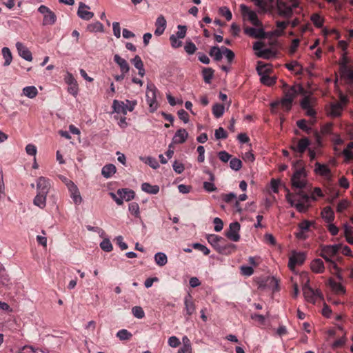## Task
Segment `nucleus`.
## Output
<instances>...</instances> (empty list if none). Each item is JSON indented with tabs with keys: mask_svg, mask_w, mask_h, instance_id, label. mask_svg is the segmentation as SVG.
Segmentation results:
<instances>
[{
	"mask_svg": "<svg viewBox=\"0 0 353 353\" xmlns=\"http://www.w3.org/2000/svg\"><path fill=\"white\" fill-rule=\"evenodd\" d=\"M284 96L280 101H274L271 103L272 112L281 106L284 110L289 111L292 106L294 99L299 94H304L305 90L302 85L299 84L289 87L286 83L283 86Z\"/></svg>",
	"mask_w": 353,
	"mask_h": 353,
	"instance_id": "obj_1",
	"label": "nucleus"
},
{
	"mask_svg": "<svg viewBox=\"0 0 353 353\" xmlns=\"http://www.w3.org/2000/svg\"><path fill=\"white\" fill-rule=\"evenodd\" d=\"M311 144V141L307 137H303L301 139L293 138L290 145V148L294 152L299 153L301 157L302 154L308 150L309 146Z\"/></svg>",
	"mask_w": 353,
	"mask_h": 353,
	"instance_id": "obj_2",
	"label": "nucleus"
},
{
	"mask_svg": "<svg viewBox=\"0 0 353 353\" xmlns=\"http://www.w3.org/2000/svg\"><path fill=\"white\" fill-rule=\"evenodd\" d=\"M340 248L341 246L339 245H328L322 246L320 256L327 262L330 263L334 268H336V264L331 259V258L338 254Z\"/></svg>",
	"mask_w": 353,
	"mask_h": 353,
	"instance_id": "obj_3",
	"label": "nucleus"
},
{
	"mask_svg": "<svg viewBox=\"0 0 353 353\" xmlns=\"http://www.w3.org/2000/svg\"><path fill=\"white\" fill-rule=\"evenodd\" d=\"M38 11L43 14V19L42 24L43 26L53 25L57 20V16L49 8L44 5L39 7Z\"/></svg>",
	"mask_w": 353,
	"mask_h": 353,
	"instance_id": "obj_4",
	"label": "nucleus"
},
{
	"mask_svg": "<svg viewBox=\"0 0 353 353\" xmlns=\"http://www.w3.org/2000/svg\"><path fill=\"white\" fill-rule=\"evenodd\" d=\"M157 89L152 83H148L147 85L146 99L150 108L155 110L157 108Z\"/></svg>",
	"mask_w": 353,
	"mask_h": 353,
	"instance_id": "obj_5",
	"label": "nucleus"
},
{
	"mask_svg": "<svg viewBox=\"0 0 353 353\" xmlns=\"http://www.w3.org/2000/svg\"><path fill=\"white\" fill-rule=\"evenodd\" d=\"M305 176V170L304 168L296 170L292 177V185L299 189L303 188L305 186V181L301 178Z\"/></svg>",
	"mask_w": 353,
	"mask_h": 353,
	"instance_id": "obj_6",
	"label": "nucleus"
},
{
	"mask_svg": "<svg viewBox=\"0 0 353 353\" xmlns=\"http://www.w3.org/2000/svg\"><path fill=\"white\" fill-rule=\"evenodd\" d=\"M241 225L239 222L235 221L230 224L229 230L225 231V236L230 240L237 242L240 240V235L239 234Z\"/></svg>",
	"mask_w": 353,
	"mask_h": 353,
	"instance_id": "obj_7",
	"label": "nucleus"
},
{
	"mask_svg": "<svg viewBox=\"0 0 353 353\" xmlns=\"http://www.w3.org/2000/svg\"><path fill=\"white\" fill-rule=\"evenodd\" d=\"M52 187L51 180L44 176H40L37 181V192L48 194Z\"/></svg>",
	"mask_w": 353,
	"mask_h": 353,
	"instance_id": "obj_8",
	"label": "nucleus"
},
{
	"mask_svg": "<svg viewBox=\"0 0 353 353\" xmlns=\"http://www.w3.org/2000/svg\"><path fill=\"white\" fill-rule=\"evenodd\" d=\"M276 8L279 14L283 17L290 19L293 14L292 8L283 0L276 1Z\"/></svg>",
	"mask_w": 353,
	"mask_h": 353,
	"instance_id": "obj_9",
	"label": "nucleus"
},
{
	"mask_svg": "<svg viewBox=\"0 0 353 353\" xmlns=\"http://www.w3.org/2000/svg\"><path fill=\"white\" fill-rule=\"evenodd\" d=\"M306 259V256L303 252H294L289 259L288 267L291 270H294L296 265H302Z\"/></svg>",
	"mask_w": 353,
	"mask_h": 353,
	"instance_id": "obj_10",
	"label": "nucleus"
},
{
	"mask_svg": "<svg viewBox=\"0 0 353 353\" xmlns=\"http://www.w3.org/2000/svg\"><path fill=\"white\" fill-rule=\"evenodd\" d=\"M343 110V106L340 102L332 103L326 108L327 115L332 118L340 117Z\"/></svg>",
	"mask_w": 353,
	"mask_h": 353,
	"instance_id": "obj_11",
	"label": "nucleus"
},
{
	"mask_svg": "<svg viewBox=\"0 0 353 353\" xmlns=\"http://www.w3.org/2000/svg\"><path fill=\"white\" fill-rule=\"evenodd\" d=\"M66 185L70 192V196L72 199L74 203L76 205L80 204L82 201V198L80 195V192L77 186L71 181H69L66 183Z\"/></svg>",
	"mask_w": 353,
	"mask_h": 353,
	"instance_id": "obj_12",
	"label": "nucleus"
},
{
	"mask_svg": "<svg viewBox=\"0 0 353 353\" xmlns=\"http://www.w3.org/2000/svg\"><path fill=\"white\" fill-rule=\"evenodd\" d=\"M184 305L185 308L184 310L185 311V318L186 320H189V316H191L193 313H194L196 310V306L194 304V302L193 301L192 296L188 294L184 298Z\"/></svg>",
	"mask_w": 353,
	"mask_h": 353,
	"instance_id": "obj_13",
	"label": "nucleus"
},
{
	"mask_svg": "<svg viewBox=\"0 0 353 353\" xmlns=\"http://www.w3.org/2000/svg\"><path fill=\"white\" fill-rule=\"evenodd\" d=\"M242 10L244 15L248 17L251 23L256 27H263L261 21L258 19L257 14L254 11L249 10L245 6H242Z\"/></svg>",
	"mask_w": 353,
	"mask_h": 353,
	"instance_id": "obj_14",
	"label": "nucleus"
},
{
	"mask_svg": "<svg viewBox=\"0 0 353 353\" xmlns=\"http://www.w3.org/2000/svg\"><path fill=\"white\" fill-rule=\"evenodd\" d=\"M256 29L252 27H245L244 28L245 34L255 39H265L266 38V33L262 27H259Z\"/></svg>",
	"mask_w": 353,
	"mask_h": 353,
	"instance_id": "obj_15",
	"label": "nucleus"
},
{
	"mask_svg": "<svg viewBox=\"0 0 353 353\" xmlns=\"http://www.w3.org/2000/svg\"><path fill=\"white\" fill-rule=\"evenodd\" d=\"M301 106L303 110L306 111V114L310 117H314L316 111L312 108L311 98L309 96H305L301 101Z\"/></svg>",
	"mask_w": 353,
	"mask_h": 353,
	"instance_id": "obj_16",
	"label": "nucleus"
},
{
	"mask_svg": "<svg viewBox=\"0 0 353 353\" xmlns=\"http://www.w3.org/2000/svg\"><path fill=\"white\" fill-rule=\"evenodd\" d=\"M265 65H258L256 68L258 74L261 76V82L268 86H272L276 83V80L274 78L271 77L267 74H263V69H265Z\"/></svg>",
	"mask_w": 353,
	"mask_h": 353,
	"instance_id": "obj_17",
	"label": "nucleus"
},
{
	"mask_svg": "<svg viewBox=\"0 0 353 353\" xmlns=\"http://www.w3.org/2000/svg\"><path fill=\"white\" fill-rule=\"evenodd\" d=\"M208 242L218 252L222 243H225V239L216 234H208L206 237Z\"/></svg>",
	"mask_w": 353,
	"mask_h": 353,
	"instance_id": "obj_18",
	"label": "nucleus"
},
{
	"mask_svg": "<svg viewBox=\"0 0 353 353\" xmlns=\"http://www.w3.org/2000/svg\"><path fill=\"white\" fill-rule=\"evenodd\" d=\"M87 9H90L89 6L83 2L79 3L77 14L81 19L83 20H89L94 17V13L86 10Z\"/></svg>",
	"mask_w": 353,
	"mask_h": 353,
	"instance_id": "obj_19",
	"label": "nucleus"
},
{
	"mask_svg": "<svg viewBox=\"0 0 353 353\" xmlns=\"http://www.w3.org/2000/svg\"><path fill=\"white\" fill-rule=\"evenodd\" d=\"M65 81L68 84V92L74 96L77 95L78 92V85L72 74L68 73L65 78Z\"/></svg>",
	"mask_w": 353,
	"mask_h": 353,
	"instance_id": "obj_20",
	"label": "nucleus"
},
{
	"mask_svg": "<svg viewBox=\"0 0 353 353\" xmlns=\"http://www.w3.org/2000/svg\"><path fill=\"white\" fill-rule=\"evenodd\" d=\"M16 48L19 56L28 61H31L32 60L31 52L23 43L17 42L16 43Z\"/></svg>",
	"mask_w": 353,
	"mask_h": 353,
	"instance_id": "obj_21",
	"label": "nucleus"
},
{
	"mask_svg": "<svg viewBox=\"0 0 353 353\" xmlns=\"http://www.w3.org/2000/svg\"><path fill=\"white\" fill-rule=\"evenodd\" d=\"M155 35L160 36L164 32L166 28V20L163 15H160L157 17L155 22Z\"/></svg>",
	"mask_w": 353,
	"mask_h": 353,
	"instance_id": "obj_22",
	"label": "nucleus"
},
{
	"mask_svg": "<svg viewBox=\"0 0 353 353\" xmlns=\"http://www.w3.org/2000/svg\"><path fill=\"white\" fill-rule=\"evenodd\" d=\"M303 292L307 301L312 303H315V292L314 290L310 286L309 281H307L303 285Z\"/></svg>",
	"mask_w": 353,
	"mask_h": 353,
	"instance_id": "obj_23",
	"label": "nucleus"
},
{
	"mask_svg": "<svg viewBox=\"0 0 353 353\" xmlns=\"http://www.w3.org/2000/svg\"><path fill=\"white\" fill-rule=\"evenodd\" d=\"M315 172L321 176L325 177H330L331 176V170L330 168L325 164H321L319 162L315 163Z\"/></svg>",
	"mask_w": 353,
	"mask_h": 353,
	"instance_id": "obj_24",
	"label": "nucleus"
},
{
	"mask_svg": "<svg viewBox=\"0 0 353 353\" xmlns=\"http://www.w3.org/2000/svg\"><path fill=\"white\" fill-rule=\"evenodd\" d=\"M114 61L119 65L121 73L125 74L129 72L130 66L128 63L119 54L114 56Z\"/></svg>",
	"mask_w": 353,
	"mask_h": 353,
	"instance_id": "obj_25",
	"label": "nucleus"
},
{
	"mask_svg": "<svg viewBox=\"0 0 353 353\" xmlns=\"http://www.w3.org/2000/svg\"><path fill=\"white\" fill-rule=\"evenodd\" d=\"M117 194L121 197V199H124L126 201H129L134 199L135 193L133 190H129L128 188H122L119 189L117 192Z\"/></svg>",
	"mask_w": 353,
	"mask_h": 353,
	"instance_id": "obj_26",
	"label": "nucleus"
},
{
	"mask_svg": "<svg viewBox=\"0 0 353 353\" xmlns=\"http://www.w3.org/2000/svg\"><path fill=\"white\" fill-rule=\"evenodd\" d=\"M236 249V245L234 244L227 243L225 240V243H222L220 246V249H219L218 252L222 254H230L233 252Z\"/></svg>",
	"mask_w": 353,
	"mask_h": 353,
	"instance_id": "obj_27",
	"label": "nucleus"
},
{
	"mask_svg": "<svg viewBox=\"0 0 353 353\" xmlns=\"http://www.w3.org/2000/svg\"><path fill=\"white\" fill-rule=\"evenodd\" d=\"M46 194L37 192V194L33 200L34 205L41 209H43L46 205Z\"/></svg>",
	"mask_w": 353,
	"mask_h": 353,
	"instance_id": "obj_28",
	"label": "nucleus"
},
{
	"mask_svg": "<svg viewBox=\"0 0 353 353\" xmlns=\"http://www.w3.org/2000/svg\"><path fill=\"white\" fill-rule=\"evenodd\" d=\"M310 267L312 272L315 273H322L325 270L323 261L320 259L313 260Z\"/></svg>",
	"mask_w": 353,
	"mask_h": 353,
	"instance_id": "obj_29",
	"label": "nucleus"
},
{
	"mask_svg": "<svg viewBox=\"0 0 353 353\" xmlns=\"http://www.w3.org/2000/svg\"><path fill=\"white\" fill-rule=\"evenodd\" d=\"M132 63L134 64V67L138 69L139 74L141 77H143L145 74V69L141 57L139 55H136L134 58L132 59Z\"/></svg>",
	"mask_w": 353,
	"mask_h": 353,
	"instance_id": "obj_30",
	"label": "nucleus"
},
{
	"mask_svg": "<svg viewBox=\"0 0 353 353\" xmlns=\"http://www.w3.org/2000/svg\"><path fill=\"white\" fill-rule=\"evenodd\" d=\"M141 190L148 194H156L159 192V187L157 185H152L149 183H143L141 185Z\"/></svg>",
	"mask_w": 353,
	"mask_h": 353,
	"instance_id": "obj_31",
	"label": "nucleus"
},
{
	"mask_svg": "<svg viewBox=\"0 0 353 353\" xmlns=\"http://www.w3.org/2000/svg\"><path fill=\"white\" fill-rule=\"evenodd\" d=\"M322 216L327 223H332L334 219V212L330 207H325L322 211Z\"/></svg>",
	"mask_w": 353,
	"mask_h": 353,
	"instance_id": "obj_32",
	"label": "nucleus"
},
{
	"mask_svg": "<svg viewBox=\"0 0 353 353\" xmlns=\"http://www.w3.org/2000/svg\"><path fill=\"white\" fill-rule=\"evenodd\" d=\"M115 172L116 167L113 164L105 165L101 170L102 175L105 178H110Z\"/></svg>",
	"mask_w": 353,
	"mask_h": 353,
	"instance_id": "obj_33",
	"label": "nucleus"
},
{
	"mask_svg": "<svg viewBox=\"0 0 353 353\" xmlns=\"http://www.w3.org/2000/svg\"><path fill=\"white\" fill-rule=\"evenodd\" d=\"M209 54L215 61H219L223 57V50H221L218 46H214L210 48Z\"/></svg>",
	"mask_w": 353,
	"mask_h": 353,
	"instance_id": "obj_34",
	"label": "nucleus"
},
{
	"mask_svg": "<svg viewBox=\"0 0 353 353\" xmlns=\"http://www.w3.org/2000/svg\"><path fill=\"white\" fill-rule=\"evenodd\" d=\"M154 261L160 267L164 266L168 262V258L165 253L158 252L154 255Z\"/></svg>",
	"mask_w": 353,
	"mask_h": 353,
	"instance_id": "obj_35",
	"label": "nucleus"
},
{
	"mask_svg": "<svg viewBox=\"0 0 353 353\" xmlns=\"http://www.w3.org/2000/svg\"><path fill=\"white\" fill-rule=\"evenodd\" d=\"M214 70L211 68H204L202 70V75L204 81L210 83L214 76Z\"/></svg>",
	"mask_w": 353,
	"mask_h": 353,
	"instance_id": "obj_36",
	"label": "nucleus"
},
{
	"mask_svg": "<svg viewBox=\"0 0 353 353\" xmlns=\"http://www.w3.org/2000/svg\"><path fill=\"white\" fill-rule=\"evenodd\" d=\"M112 108L114 112H116L117 113L126 114V112L125 110V102L115 99L113 101Z\"/></svg>",
	"mask_w": 353,
	"mask_h": 353,
	"instance_id": "obj_37",
	"label": "nucleus"
},
{
	"mask_svg": "<svg viewBox=\"0 0 353 353\" xmlns=\"http://www.w3.org/2000/svg\"><path fill=\"white\" fill-rule=\"evenodd\" d=\"M23 93L27 97L33 99L38 94V90L34 86H26L23 89Z\"/></svg>",
	"mask_w": 353,
	"mask_h": 353,
	"instance_id": "obj_38",
	"label": "nucleus"
},
{
	"mask_svg": "<svg viewBox=\"0 0 353 353\" xmlns=\"http://www.w3.org/2000/svg\"><path fill=\"white\" fill-rule=\"evenodd\" d=\"M310 20L313 24L318 28H321L323 26L324 19L318 13H314L310 17Z\"/></svg>",
	"mask_w": 353,
	"mask_h": 353,
	"instance_id": "obj_39",
	"label": "nucleus"
},
{
	"mask_svg": "<svg viewBox=\"0 0 353 353\" xmlns=\"http://www.w3.org/2000/svg\"><path fill=\"white\" fill-rule=\"evenodd\" d=\"M2 55L5 59L4 65H9L12 60V53L10 49L7 47H4L2 48Z\"/></svg>",
	"mask_w": 353,
	"mask_h": 353,
	"instance_id": "obj_40",
	"label": "nucleus"
},
{
	"mask_svg": "<svg viewBox=\"0 0 353 353\" xmlns=\"http://www.w3.org/2000/svg\"><path fill=\"white\" fill-rule=\"evenodd\" d=\"M314 221L303 220L298 225L299 230H301L304 232H307L310 230L311 226L314 225Z\"/></svg>",
	"mask_w": 353,
	"mask_h": 353,
	"instance_id": "obj_41",
	"label": "nucleus"
},
{
	"mask_svg": "<svg viewBox=\"0 0 353 353\" xmlns=\"http://www.w3.org/2000/svg\"><path fill=\"white\" fill-rule=\"evenodd\" d=\"M225 108L223 105L220 103H216L212 107V113L215 117H221L224 112Z\"/></svg>",
	"mask_w": 353,
	"mask_h": 353,
	"instance_id": "obj_42",
	"label": "nucleus"
},
{
	"mask_svg": "<svg viewBox=\"0 0 353 353\" xmlns=\"http://www.w3.org/2000/svg\"><path fill=\"white\" fill-rule=\"evenodd\" d=\"M87 30L90 32H103V26L99 22L97 21L94 23L89 24L87 26Z\"/></svg>",
	"mask_w": 353,
	"mask_h": 353,
	"instance_id": "obj_43",
	"label": "nucleus"
},
{
	"mask_svg": "<svg viewBox=\"0 0 353 353\" xmlns=\"http://www.w3.org/2000/svg\"><path fill=\"white\" fill-rule=\"evenodd\" d=\"M252 1L261 10L262 12H265L268 10L269 3L268 0H252Z\"/></svg>",
	"mask_w": 353,
	"mask_h": 353,
	"instance_id": "obj_44",
	"label": "nucleus"
},
{
	"mask_svg": "<svg viewBox=\"0 0 353 353\" xmlns=\"http://www.w3.org/2000/svg\"><path fill=\"white\" fill-rule=\"evenodd\" d=\"M128 210L131 214L134 215L135 217L140 216L139 205L137 203H130L128 206Z\"/></svg>",
	"mask_w": 353,
	"mask_h": 353,
	"instance_id": "obj_45",
	"label": "nucleus"
},
{
	"mask_svg": "<svg viewBox=\"0 0 353 353\" xmlns=\"http://www.w3.org/2000/svg\"><path fill=\"white\" fill-rule=\"evenodd\" d=\"M117 336L121 340H130L132 336V334L125 329L120 330L117 333Z\"/></svg>",
	"mask_w": 353,
	"mask_h": 353,
	"instance_id": "obj_46",
	"label": "nucleus"
},
{
	"mask_svg": "<svg viewBox=\"0 0 353 353\" xmlns=\"http://www.w3.org/2000/svg\"><path fill=\"white\" fill-rule=\"evenodd\" d=\"M279 284L277 280L273 276H268V288L273 292L278 290Z\"/></svg>",
	"mask_w": 353,
	"mask_h": 353,
	"instance_id": "obj_47",
	"label": "nucleus"
},
{
	"mask_svg": "<svg viewBox=\"0 0 353 353\" xmlns=\"http://www.w3.org/2000/svg\"><path fill=\"white\" fill-rule=\"evenodd\" d=\"M330 286L338 294H343L345 292V288L340 283L334 281H330Z\"/></svg>",
	"mask_w": 353,
	"mask_h": 353,
	"instance_id": "obj_48",
	"label": "nucleus"
},
{
	"mask_svg": "<svg viewBox=\"0 0 353 353\" xmlns=\"http://www.w3.org/2000/svg\"><path fill=\"white\" fill-rule=\"evenodd\" d=\"M230 167L231 169L238 171L242 167V161L237 158H233L230 161Z\"/></svg>",
	"mask_w": 353,
	"mask_h": 353,
	"instance_id": "obj_49",
	"label": "nucleus"
},
{
	"mask_svg": "<svg viewBox=\"0 0 353 353\" xmlns=\"http://www.w3.org/2000/svg\"><path fill=\"white\" fill-rule=\"evenodd\" d=\"M188 134H175L172 139V142L176 144L183 143L186 141Z\"/></svg>",
	"mask_w": 353,
	"mask_h": 353,
	"instance_id": "obj_50",
	"label": "nucleus"
},
{
	"mask_svg": "<svg viewBox=\"0 0 353 353\" xmlns=\"http://www.w3.org/2000/svg\"><path fill=\"white\" fill-rule=\"evenodd\" d=\"M256 54L258 57L269 59L272 55V51L269 48H266L259 52H256Z\"/></svg>",
	"mask_w": 353,
	"mask_h": 353,
	"instance_id": "obj_51",
	"label": "nucleus"
},
{
	"mask_svg": "<svg viewBox=\"0 0 353 353\" xmlns=\"http://www.w3.org/2000/svg\"><path fill=\"white\" fill-rule=\"evenodd\" d=\"M132 312L133 315L138 319H142L145 316L143 310L142 309L141 307L139 306L133 307L132 309Z\"/></svg>",
	"mask_w": 353,
	"mask_h": 353,
	"instance_id": "obj_52",
	"label": "nucleus"
},
{
	"mask_svg": "<svg viewBox=\"0 0 353 353\" xmlns=\"http://www.w3.org/2000/svg\"><path fill=\"white\" fill-rule=\"evenodd\" d=\"M184 49L188 54H192L196 52V47L193 42L188 41L184 46Z\"/></svg>",
	"mask_w": 353,
	"mask_h": 353,
	"instance_id": "obj_53",
	"label": "nucleus"
},
{
	"mask_svg": "<svg viewBox=\"0 0 353 353\" xmlns=\"http://www.w3.org/2000/svg\"><path fill=\"white\" fill-rule=\"evenodd\" d=\"M192 247L195 250H198L203 253L204 255H208L210 252V250L205 245L196 243L192 245Z\"/></svg>",
	"mask_w": 353,
	"mask_h": 353,
	"instance_id": "obj_54",
	"label": "nucleus"
},
{
	"mask_svg": "<svg viewBox=\"0 0 353 353\" xmlns=\"http://www.w3.org/2000/svg\"><path fill=\"white\" fill-rule=\"evenodd\" d=\"M101 248L105 252H110L112 250V245L110 240L105 239L100 244Z\"/></svg>",
	"mask_w": 353,
	"mask_h": 353,
	"instance_id": "obj_55",
	"label": "nucleus"
},
{
	"mask_svg": "<svg viewBox=\"0 0 353 353\" xmlns=\"http://www.w3.org/2000/svg\"><path fill=\"white\" fill-rule=\"evenodd\" d=\"M223 54H224L229 63H231L234 58V53L226 47H222Z\"/></svg>",
	"mask_w": 353,
	"mask_h": 353,
	"instance_id": "obj_56",
	"label": "nucleus"
},
{
	"mask_svg": "<svg viewBox=\"0 0 353 353\" xmlns=\"http://www.w3.org/2000/svg\"><path fill=\"white\" fill-rule=\"evenodd\" d=\"M219 11H220V13L225 17L227 21H230L232 19V12L228 8H226V7L221 8Z\"/></svg>",
	"mask_w": 353,
	"mask_h": 353,
	"instance_id": "obj_57",
	"label": "nucleus"
},
{
	"mask_svg": "<svg viewBox=\"0 0 353 353\" xmlns=\"http://www.w3.org/2000/svg\"><path fill=\"white\" fill-rule=\"evenodd\" d=\"M213 223L215 225L214 230L216 232H220L222 230L223 227V222L220 218H219V217L214 218L213 220Z\"/></svg>",
	"mask_w": 353,
	"mask_h": 353,
	"instance_id": "obj_58",
	"label": "nucleus"
},
{
	"mask_svg": "<svg viewBox=\"0 0 353 353\" xmlns=\"http://www.w3.org/2000/svg\"><path fill=\"white\" fill-rule=\"evenodd\" d=\"M297 126L302 130L304 131H309L310 130V128L309 127V124L307 123V121L305 119L299 120L296 122Z\"/></svg>",
	"mask_w": 353,
	"mask_h": 353,
	"instance_id": "obj_59",
	"label": "nucleus"
},
{
	"mask_svg": "<svg viewBox=\"0 0 353 353\" xmlns=\"http://www.w3.org/2000/svg\"><path fill=\"white\" fill-rule=\"evenodd\" d=\"M349 205V203L346 200H341L337 205L336 211L338 212H343Z\"/></svg>",
	"mask_w": 353,
	"mask_h": 353,
	"instance_id": "obj_60",
	"label": "nucleus"
},
{
	"mask_svg": "<svg viewBox=\"0 0 353 353\" xmlns=\"http://www.w3.org/2000/svg\"><path fill=\"white\" fill-rule=\"evenodd\" d=\"M218 157L221 161L226 163L230 159L232 156L225 151H221L218 153Z\"/></svg>",
	"mask_w": 353,
	"mask_h": 353,
	"instance_id": "obj_61",
	"label": "nucleus"
},
{
	"mask_svg": "<svg viewBox=\"0 0 353 353\" xmlns=\"http://www.w3.org/2000/svg\"><path fill=\"white\" fill-rule=\"evenodd\" d=\"M170 41L171 42L172 46L174 48H178L181 47L182 45V41H179L177 39V37L174 34L170 36Z\"/></svg>",
	"mask_w": 353,
	"mask_h": 353,
	"instance_id": "obj_62",
	"label": "nucleus"
},
{
	"mask_svg": "<svg viewBox=\"0 0 353 353\" xmlns=\"http://www.w3.org/2000/svg\"><path fill=\"white\" fill-rule=\"evenodd\" d=\"M176 37L179 39H183L186 34V26L179 25Z\"/></svg>",
	"mask_w": 353,
	"mask_h": 353,
	"instance_id": "obj_63",
	"label": "nucleus"
},
{
	"mask_svg": "<svg viewBox=\"0 0 353 353\" xmlns=\"http://www.w3.org/2000/svg\"><path fill=\"white\" fill-rule=\"evenodd\" d=\"M168 344L172 347H176L181 344V342L176 336H172L168 339Z\"/></svg>",
	"mask_w": 353,
	"mask_h": 353,
	"instance_id": "obj_64",
	"label": "nucleus"
}]
</instances>
